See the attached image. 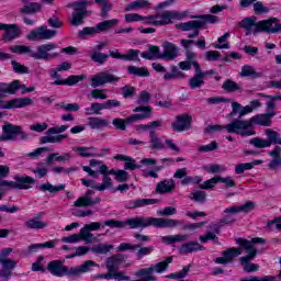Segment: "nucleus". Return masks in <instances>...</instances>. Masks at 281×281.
<instances>
[{
	"label": "nucleus",
	"instance_id": "obj_15",
	"mask_svg": "<svg viewBox=\"0 0 281 281\" xmlns=\"http://www.w3.org/2000/svg\"><path fill=\"white\" fill-rule=\"evenodd\" d=\"M280 20L278 18H270L258 22V34L266 32L267 34H278L280 32Z\"/></svg>",
	"mask_w": 281,
	"mask_h": 281
},
{
	"label": "nucleus",
	"instance_id": "obj_41",
	"mask_svg": "<svg viewBox=\"0 0 281 281\" xmlns=\"http://www.w3.org/2000/svg\"><path fill=\"white\" fill-rule=\"evenodd\" d=\"M190 236L188 235H169V236H162L161 241L165 243V245H175V243H186Z\"/></svg>",
	"mask_w": 281,
	"mask_h": 281
},
{
	"label": "nucleus",
	"instance_id": "obj_50",
	"mask_svg": "<svg viewBox=\"0 0 281 281\" xmlns=\"http://www.w3.org/2000/svg\"><path fill=\"white\" fill-rule=\"evenodd\" d=\"M172 263V257H168L166 260L160 261L156 265H151L154 269V273H164V271H168V267Z\"/></svg>",
	"mask_w": 281,
	"mask_h": 281
},
{
	"label": "nucleus",
	"instance_id": "obj_25",
	"mask_svg": "<svg viewBox=\"0 0 281 281\" xmlns=\"http://www.w3.org/2000/svg\"><path fill=\"white\" fill-rule=\"evenodd\" d=\"M240 256V250L238 248H229L223 252V257H217L215 259L216 265H229L234 261V258Z\"/></svg>",
	"mask_w": 281,
	"mask_h": 281
},
{
	"label": "nucleus",
	"instance_id": "obj_30",
	"mask_svg": "<svg viewBox=\"0 0 281 281\" xmlns=\"http://www.w3.org/2000/svg\"><path fill=\"white\" fill-rule=\"evenodd\" d=\"M19 80H14L11 83L0 82V102H3V98H5V93L14 95L16 91H19Z\"/></svg>",
	"mask_w": 281,
	"mask_h": 281
},
{
	"label": "nucleus",
	"instance_id": "obj_56",
	"mask_svg": "<svg viewBox=\"0 0 281 281\" xmlns=\"http://www.w3.org/2000/svg\"><path fill=\"white\" fill-rule=\"evenodd\" d=\"M86 13H79L74 11L70 16V23L74 27H78V25H82L85 23Z\"/></svg>",
	"mask_w": 281,
	"mask_h": 281
},
{
	"label": "nucleus",
	"instance_id": "obj_12",
	"mask_svg": "<svg viewBox=\"0 0 281 281\" xmlns=\"http://www.w3.org/2000/svg\"><path fill=\"white\" fill-rule=\"evenodd\" d=\"M113 82H120V77L109 71H100L91 78V87L93 89L104 87V85H113Z\"/></svg>",
	"mask_w": 281,
	"mask_h": 281
},
{
	"label": "nucleus",
	"instance_id": "obj_7",
	"mask_svg": "<svg viewBox=\"0 0 281 281\" xmlns=\"http://www.w3.org/2000/svg\"><path fill=\"white\" fill-rule=\"evenodd\" d=\"M19 137L22 139V142H25L30 139V134L25 133L23 127L12 123H7L2 126V135L0 136V142H16Z\"/></svg>",
	"mask_w": 281,
	"mask_h": 281
},
{
	"label": "nucleus",
	"instance_id": "obj_28",
	"mask_svg": "<svg viewBox=\"0 0 281 281\" xmlns=\"http://www.w3.org/2000/svg\"><path fill=\"white\" fill-rule=\"evenodd\" d=\"M240 27L246 30L247 34H258V18L249 16L239 22Z\"/></svg>",
	"mask_w": 281,
	"mask_h": 281
},
{
	"label": "nucleus",
	"instance_id": "obj_31",
	"mask_svg": "<svg viewBox=\"0 0 281 281\" xmlns=\"http://www.w3.org/2000/svg\"><path fill=\"white\" fill-rule=\"evenodd\" d=\"M125 260L124 255H114L105 260V267L109 273H113L117 270V267Z\"/></svg>",
	"mask_w": 281,
	"mask_h": 281
},
{
	"label": "nucleus",
	"instance_id": "obj_35",
	"mask_svg": "<svg viewBox=\"0 0 281 281\" xmlns=\"http://www.w3.org/2000/svg\"><path fill=\"white\" fill-rule=\"evenodd\" d=\"M111 125V121L109 119L102 117H89L88 119V126L93 131H100L101 128H106V126Z\"/></svg>",
	"mask_w": 281,
	"mask_h": 281
},
{
	"label": "nucleus",
	"instance_id": "obj_18",
	"mask_svg": "<svg viewBox=\"0 0 281 281\" xmlns=\"http://www.w3.org/2000/svg\"><path fill=\"white\" fill-rule=\"evenodd\" d=\"M33 102L30 98H15L9 101H0V109H25V106H31Z\"/></svg>",
	"mask_w": 281,
	"mask_h": 281
},
{
	"label": "nucleus",
	"instance_id": "obj_36",
	"mask_svg": "<svg viewBox=\"0 0 281 281\" xmlns=\"http://www.w3.org/2000/svg\"><path fill=\"white\" fill-rule=\"evenodd\" d=\"M164 126V121L161 120H156L153 122H149L147 124H139L135 126L136 133H144L146 131H157V128H161Z\"/></svg>",
	"mask_w": 281,
	"mask_h": 281
},
{
	"label": "nucleus",
	"instance_id": "obj_43",
	"mask_svg": "<svg viewBox=\"0 0 281 281\" xmlns=\"http://www.w3.org/2000/svg\"><path fill=\"white\" fill-rule=\"evenodd\" d=\"M222 89L226 91V93H236V91H243V85L236 83V81L232 79H227L223 85Z\"/></svg>",
	"mask_w": 281,
	"mask_h": 281
},
{
	"label": "nucleus",
	"instance_id": "obj_59",
	"mask_svg": "<svg viewBox=\"0 0 281 281\" xmlns=\"http://www.w3.org/2000/svg\"><path fill=\"white\" fill-rule=\"evenodd\" d=\"M227 38H229V33H225L224 35L218 37V44H213V47L215 49H229V43H227Z\"/></svg>",
	"mask_w": 281,
	"mask_h": 281
},
{
	"label": "nucleus",
	"instance_id": "obj_16",
	"mask_svg": "<svg viewBox=\"0 0 281 281\" xmlns=\"http://www.w3.org/2000/svg\"><path fill=\"white\" fill-rule=\"evenodd\" d=\"M109 167L106 165L99 166V175H103L102 183L97 184L95 190L98 192H104V190H111L113 188V179H111Z\"/></svg>",
	"mask_w": 281,
	"mask_h": 281
},
{
	"label": "nucleus",
	"instance_id": "obj_45",
	"mask_svg": "<svg viewBox=\"0 0 281 281\" xmlns=\"http://www.w3.org/2000/svg\"><path fill=\"white\" fill-rule=\"evenodd\" d=\"M69 136L67 134H58L56 136H43L40 138L41 144H60L64 139H67Z\"/></svg>",
	"mask_w": 281,
	"mask_h": 281
},
{
	"label": "nucleus",
	"instance_id": "obj_48",
	"mask_svg": "<svg viewBox=\"0 0 281 281\" xmlns=\"http://www.w3.org/2000/svg\"><path fill=\"white\" fill-rule=\"evenodd\" d=\"M127 71L132 76H138V78H148V76H150L146 67L128 66Z\"/></svg>",
	"mask_w": 281,
	"mask_h": 281
},
{
	"label": "nucleus",
	"instance_id": "obj_62",
	"mask_svg": "<svg viewBox=\"0 0 281 281\" xmlns=\"http://www.w3.org/2000/svg\"><path fill=\"white\" fill-rule=\"evenodd\" d=\"M137 252L136 256L139 260H142V258H144V256H150L154 251H155V247L153 246H145L142 247V245H139V248H137Z\"/></svg>",
	"mask_w": 281,
	"mask_h": 281
},
{
	"label": "nucleus",
	"instance_id": "obj_46",
	"mask_svg": "<svg viewBox=\"0 0 281 281\" xmlns=\"http://www.w3.org/2000/svg\"><path fill=\"white\" fill-rule=\"evenodd\" d=\"M144 8H150L148 0H136L125 7V12H132V10H144Z\"/></svg>",
	"mask_w": 281,
	"mask_h": 281
},
{
	"label": "nucleus",
	"instance_id": "obj_22",
	"mask_svg": "<svg viewBox=\"0 0 281 281\" xmlns=\"http://www.w3.org/2000/svg\"><path fill=\"white\" fill-rule=\"evenodd\" d=\"M252 210H256V203H254L251 201H247L245 204H241V205L226 207L223 211V214H227V215L240 214V213L247 214L249 212H252Z\"/></svg>",
	"mask_w": 281,
	"mask_h": 281
},
{
	"label": "nucleus",
	"instance_id": "obj_9",
	"mask_svg": "<svg viewBox=\"0 0 281 281\" xmlns=\"http://www.w3.org/2000/svg\"><path fill=\"white\" fill-rule=\"evenodd\" d=\"M58 47L57 44L47 43L36 47V52L31 53V58L34 60H52V58H58L59 53L54 52Z\"/></svg>",
	"mask_w": 281,
	"mask_h": 281
},
{
	"label": "nucleus",
	"instance_id": "obj_64",
	"mask_svg": "<svg viewBox=\"0 0 281 281\" xmlns=\"http://www.w3.org/2000/svg\"><path fill=\"white\" fill-rule=\"evenodd\" d=\"M244 271L247 273H252L254 271H258V265L251 263V260H239Z\"/></svg>",
	"mask_w": 281,
	"mask_h": 281
},
{
	"label": "nucleus",
	"instance_id": "obj_17",
	"mask_svg": "<svg viewBox=\"0 0 281 281\" xmlns=\"http://www.w3.org/2000/svg\"><path fill=\"white\" fill-rule=\"evenodd\" d=\"M192 124V116L190 114H181L176 116L175 122L171 123V128L177 133H183V131H190Z\"/></svg>",
	"mask_w": 281,
	"mask_h": 281
},
{
	"label": "nucleus",
	"instance_id": "obj_60",
	"mask_svg": "<svg viewBox=\"0 0 281 281\" xmlns=\"http://www.w3.org/2000/svg\"><path fill=\"white\" fill-rule=\"evenodd\" d=\"M110 175H113L119 183H124V181H128V172L124 170L110 169Z\"/></svg>",
	"mask_w": 281,
	"mask_h": 281
},
{
	"label": "nucleus",
	"instance_id": "obj_52",
	"mask_svg": "<svg viewBox=\"0 0 281 281\" xmlns=\"http://www.w3.org/2000/svg\"><path fill=\"white\" fill-rule=\"evenodd\" d=\"M94 3H98L101 8V16L106 19L109 12L113 10V4L109 0H94Z\"/></svg>",
	"mask_w": 281,
	"mask_h": 281
},
{
	"label": "nucleus",
	"instance_id": "obj_6",
	"mask_svg": "<svg viewBox=\"0 0 281 281\" xmlns=\"http://www.w3.org/2000/svg\"><path fill=\"white\" fill-rule=\"evenodd\" d=\"M186 19V13H181L178 11H164L158 15L147 16L146 24L147 25H170V23H175V21H183Z\"/></svg>",
	"mask_w": 281,
	"mask_h": 281
},
{
	"label": "nucleus",
	"instance_id": "obj_40",
	"mask_svg": "<svg viewBox=\"0 0 281 281\" xmlns=\"http://www.w3.org/2000/svg\"><path fill=\"white\" fill-rule=\"evenodd\" d=\"M91 5L90 1L87 0H78L69 4V8H72L74 12H79L83 14H89V11H87V8Z\"/></svg>",
	"mask_w": 281,
	"mask_h": 281
},
{
	"label": "nucleus",
	"instance_id": "obj_4",
	"mask_svg": "<svg viewBox=\"0 0 281 281\" xmlns=\"http://www.w3.org/2000/svg\"><path fill=\"white\" fill-rule=\"evenodd\" d=\"M193 19L188 22H181L176 24L177 30H181V32H195L201 31L207 23H216L218 19L215 15L204 14V15H194Z\"/></svg>",
	"mask_w": 281,
	"mask_h": 281
},
{
	"label": "nucleus",
	"instance_id": "obj_47",
	"mask_svg": "<svg viewBox=\"0 0 281 281\" xmlns=\"http://www.w3.org/2000/svg\"><path fill=\"white\" fill-rule=\"evenodd\" d=\"M119 24H120V20H117V19L105 20V21L97 24V30L100 34V32H106V31L111 30L112 27L117 26Z\"/></svg>",
	"mask_w": 281,
	"mask_h": 281
},
{
	"label": "nucleus",
	"instance_id": "obj_51",
	"mask_svg": "<svg viewBox=\"0 0 281 281\" xmlns=\"http://www.w3.org/2000/svg\"><path fill=\"white\" fill-rule=\"evenodd\" d=\"M149 142L151 144V148H154L155 150L164 149V143L161 142V138H159L155 130L149 132Z\"/></svg>",
	"mask_w": 281,
	"mask_h": 281
},
{
	"label": "nucleus",
	"instance_id": "obj_1",
	"mask_svg": "<svg viewBox=\"0 0 281 281\" xmlns=\"http://www.w3.org/2000/svg\"><path fill=\"white\" fill-rule=\"evenodd\" d=\"M104 225L111 229H124L126 226L130 227V229H146V227L164 229L168 227H179V225H183V222H181V220L164 217L135 216L125 221L108 220L104 222Z\"/></svg>",
	"mask_w": 281,
	"mask_h": 281
},
{
	"label": "nucleus",
	"instance_id": "obj_42",
	"mask_svg": "<svg viewBox=\"0 0 281 281\" xmlns=\"http://www.w3.org/2000/svg\"><path fill=\"white\" fill-rule=\"evenodd\" d=\"M42 5L38 2H30L20 8L21 14H36V12H41Z\"/></svg>",
	"mask_w": 281,
	"mask_h": 281
},
{
	"label": "nucleus",
	"instance_id": "obj_63",
	"mask_svg": "<svg viewBox=\"0 0 281 281\" xmlns=\"http://www.w3.org/2000/svg\"><path fill=\"white\" fill-rule=\"evenodd\" d=\"M205 169L211 172V175H221L227 171V167L224 165H209Z\"/></svg>",
	"mask_w": 281,
	"mask_h": 281
},
{
	"label": "nucleus",
	"instance_id": "obj_24",
	"mask_svg": "<svg viewBox=\"0 0 281 281\" xmlns=\"http://www.w3.org/2000/svg\"><path fill=\"white\" fill-rule=\"evenodd\" d=\"M140 111H144V114H133L132 116L126 119V123L131 124L133 122H139V120H148L150 117V114L153 113L151 106H137L134 110V113H139Z\"/></svg>",
	"mask_w": 281,
	"mask_h": 281
},
{
	"label": "nucleus",
	"instance_id": "obj_2",
	"mask_svg": "<svg viewBox=\"0 0 281 281\" xmlns=\"http://www.w3.org/2000/svg\"><path fill=\"white\" fill-rule=\"evenodd\" d=\"M276 115V111H270L268 113L256 114L249 120L235 119L227 126V133L240 135L241 137H251L256 135L254 126H271Z\"/></svg>",
	"mask_w": 281,
	"mask_h": 281
},
{
	"label": "nucleus",
	"instance_id": "obj_5",
	"mask_svg": "<svg viewBox=\"0 0 281 281\" xmlns=\"http://www.w3.org/2000/svg\"><path fill=\"white\" fill-rule=\"evenodd\" d=\"M236 243L239 245L238 250L240 251V255H245L244 257L239 258V260H254V258L258 256V249H256L254 245H265L266 240L260 237H255L250 240L238 238Z\"/></svg>",
	"mask_w": 281,
	"mask_h": 281
},
{
	"label": "nucleus",
	"instance_id": "obj_10",
	"mask_svg": "<svg viewBox=\"0 0 281 281\" xmlns=\"http://www.w3.org/2000/svg\"><path fill=\"white\" fill-rule=\"evenodd\" d=\"M268 139L255 137L250 139L249 144L255 146V148H269L272 144H279L281 146L280 134L271 128L265 131Z\"/></svg>",
	"mask_w": 281,
	"mask_h": 281
},
{
	"label": "nucleus",
	"instance_id": "obj_13",
	"mask_svg": "<svg viewBox=\"0 0 281 281\" xmlns=\"http://www.w3.org/2000/svg\"><path fill=\"white\" fill-rule=\"evenodd\" d=\"M56 36V31L47 29L46 25L40 26L31 31L26 38L27 41L38 42V41H49Z\"/></svg>",
	"mask_w": 281,
	"mask_h": 281
},
{
	"label": "nucleus",
	"instance_id": "obj_29",
	"mask_svg": "<svg viewBox=\"0 0 281 281\" xmlns=\"http://www.w3.org/2000/svg\"><path fill=\"white\" fill-rule=\"evenodd\" d=\"M175 188H177V184L173 179H164L157 183L156 192L157 194H170L175 191Z\"/></svg>",
	"mask_w": 281,
	"mask_h": 281
},
{
	"label": "nucleus",
	"instance_id": "obj_37",
	"mask_svg": "<svg viewBox=\"0 0 281 281\" xmlns=\"http://www.w3.org/2000/svg\"><path fill=\"white\" fill-rule=\"evenodd\" d=\"M87 78V75H71L69 76L65 81L63 80H55L52 82V85H55L56 87H59L60 85H67V87H74V85H78V82H81V80H85Z\"/></svg>",
	"mask_w": 281,
	"mask_h": 281
},
{
	"label": "nucleus",
	"instance_id": "obj_32",
	"mask_svg": "<svg viewBox=\"0 0 281 281\" xmlns=\"http://www.w3.org/2000/svg\"><path fill=\"white\" fill-rule=\"evenodd\" d=\"M179 254L182 256H188V254H193L194 251H203V246L199 241H190L184 245H181L178 248Z\"/></svg>",
	"mask_w": 281,
	"mask_h": 281
},
{
	"label": "nucleus",
	"instance_id": "obj_54",
	"mask_svg": "<svg viewBox=\"0 0 281 281\" xmlns=\"http://www.w3.org/2000/svg\"><path fill=\"white\" fill-rule=\"evenodd\" d=\"M90 54H91V60H93V63H99V65H104L111 56L104 53H100L98 50H91Z\"/></svg>",
	"mask_w": 281,
	"mask_h": 281
},
{
	"label": "nucleus",
	"instance_id": "obj_19",
	"mask_svg": "<svg viewBox=\"0 0 281 281\" xmlns=\"http://www.w3.org/2000/svg\"><path fill=\"white\" fill-rule=\"evenodd\" d=\"M75 153H79V157H106L110 153L109 148L98 150L95 147H75Z\"/></svg>",
	"mask_w": 281,
	"mask_h": 281
},
{
	"label": "nucleus",
	"instance_id": "obj_55",
	"mask_svg": "<svg viewBox=\"0 0 281 281\" xmlns=\"http://www.w3.org/2000/svg\"><path fill=\"white\" fill-rule=\"evenodd\" d=\"M79 239L83 240L85 243H93L95 237L91 234V231L85 225L79 232Z\"/></svg>",
	"mask_w": 281,
	"mask_h": 281
},
{
	"label": "nucleus",
	"instance_id": "obj_11",
	"mask_svg": "<svg viewBox=\"0 0 281 281\" xmlns=\"http://www.w3.org/2000/svg\"><path fill=\"white\" fill-rule=\"evenodd\" d=\"M262 103L259 100H252L248 105H240V103L233 101L232 109L233 111L228 114V117H234V115H238L239 120L245 117V115H249V113H254L256 109H260Z\"/></svg>",
	"mask_w": 281,
	"mask_h": 281
},
{
	"label": "nucleus",
	"instance_id": "obj_49",
	"mask_svg": "<svg viewBox=\"0 0 281 281\" xmlns=\"http://www.w3.org/2000/svg\"><path fill=\"white\" fill-rule=\"evenodd\" d=\"M240 76H243V78H262V74L258 72L256 68L249 65L241 67Z\"/></svg>",
	"mask_w": 281,
	"mask_h": 281
},
{
	"label": "nucleus",
	"instance_id": "obj_8",
	"mask_svg": "<svg viewBox=\"0 0 281 281\" xmlns=\"http://www.w3.org/2000/svg\"><path fill=\"white\" fill-rule=\"evenodd\" d=\"M36 180L30 176L15 175L13 181L0 180V188L7 190H30Z\"/></svg>",
	"mask_w": 281,
	"mask_h": 281
},
{
	"label": "nucleus",
	"instance_id": "obj_44",
	"mask_svg": "<svg viewBox=\"0 0 281 281\" xmlns=\"http://www.w3.org/2000/svg\"><path fill=\"white\" fill-rule=\"evenodd\" d=\"M24 225L27 229H45L49 224L41 221L38 217H33L26 221Z\"/></svg>",
	"mask_w": 281,
	"mask_h": 281
},
{
	"label": "nucleus",
	"instance_id": "obj_58",
	"mask_svg": "<svg viewBox=\"0 0 281 281\" xmlns=\"http://www.w3.org/2000/svg\"><path fill=\"white\" fill-rule=\"evenodd\" d=\"M10 52L13 54H27L30 57L33 54L32 47L25 45H13L10 47Z\"/></svg>",
	"mask_w": 281,
	"mask_h": 281
},
{
	"label": "nucleus",
	"instance_id": "obj_27",
	"mask_svg": "<svg viewBox=\"0 0 281 281\" xmlns=\"http://www.w3.org/2000/svg\"><path fill=\"white\" fill-rule=\"evenodd\" d=\"M164 50L161 53V59L165 60H175L179 56V49L177 48V45L166 42L164 45Z\"/></svg>",
	"mask_w": 281,
	"mask_h": 281
},
{
	"label": "nucleus",
	"instance_id": "obj_23",
	"mask_svg": "<svg viewBox=\"0 0 281 281\" xmlns=\"http://www.w3.org/2000/svg\"><path fill=\"white\" fill-rule=\"evenodd\" d=\"M2 32H4L3 41L9 43L10 41H14V38H19L21 34V30L16 24H3Z\"/></svg>",
	"mask_w": 281,
	"mask_h": 281
},
{
	"label": "nucleus",
	"instance_id": "obj_14",
	"mask_svg": "<svg viewBox=\"0 0 281 281\" xmlns=\"http://www.w3.org/2000/svg\"><path fill=\"white\" fill-rule=\"evenodd\" d=\"M95 196V191L93 190H88L82 196L77 199L74 202L75 207H93L94 205H98L102 199L101 198H94Z\"/></svg>",
	"mask_w": 281,
	"mask_h": 281
},
{
	"label": "nucleus",
	"instance_id": "obj_61",
	"mask_svg": "<svg viewBox=\"0 0 281 281\" xmlns=\"http://www.w3.org/2000/svg\"><path fill=\"white\" fill-rule=\"evenodd\" d=\"M137 249H139V244L121 243L116 248V251L119 252L137 251Z\"/></svg>",
	"mask_w": 281,
	"mask_h": 281
},
{
	"label": "nucleus",
	"instance_id": "obj_53",
	"mask_svg": "<svg viewBox=\"0 0 281 281\" xmlns=\"http://www.w3.org/2000/svg\"><path fill=\"white\" fill-rule=\"evenodd\" d=\"M111 249H113V245L111 244H98L90 248L92 254H98V255L109 254Z\"/></svg>",
	"mask_w": 281,
	"mask_h": 281
},
{
	"label": "nucleus",
	"instance_id": "obj_39",
	"mask_svg": "<svg viewBox=\"0 0 281 281\" xmlns=\"http://www.w3.org/2000/svg\"><path fill=\"white\" fill-rule=\"evenodd\" d=\"M137 278H143V281H156L157 277H155V270L153 266L148 268H142L136 272Z\"/></svg>",
	"mask_w": 281,
	"mask_h": 281
},
{
	"label": "nucleus",
	"instance_id": "obj_38",
	"mask_svg": "<svg viewBox=\"0 0 281 281\" xmlns=\"http://www.w3.org/2000/svg\"><path fill=\"white\" fill-rule=\"evenodd\" d=\"M67 188L66 184L54 186L50 182H45L38 186L40 192H49L50 194H56L57 192H63Z\"/></svg>",
	"mask_w": 281,
	"mask_h": 281
},
{
	"label": "nucleus",
	"instance_id": "obj_21",
	"mask_svg": "<svg viewBox=\"0 0 281 281\" xmlns=\"http://www.w3.org/2000/svg\"><path fill=\"white\" fill-rule=\"evenodd\" d=\"M110 56L117 60L139 61V50L137 49H128L126 54H121L120 50L113 49L110 50Z\"/></svg>",
	"mask_w": 281,
	"mask_h": 281
},
{
	"label": "nucleus",
	"instance_id": "obj_34",
	"mask_svg": "<svg viewBox=\"0 0 281 281\" xmlns=\"http://www.w3.org/2000/svg\"><path fill=\"white\" fill-rule=\"evenodd\" d=\"M2 266L1 278H4L5 281L12 276V270L16 267V261L14 259H4L0 261Z\"/></svg>",
	"mask_w": 281,
	"mask_h": 281
},
{
	"label": "nucleus",
	"instance_id": "obj_20",
	"mask_svg": "<svg viewBox=\"0 0 281 281\" xmlns=\"http://www.w3.org/2000/svg\"><path fill=\"white\" fill-rule=\"evenodd\" d=\"M193 69H195V74L192 78L189 79L190 89H201L203 85H205V77H203V70L199 63L193 61Z\"/></svg>",
	"mask_w": 281,
	"mask_h": 281
},
{
	"label": "nucleus",
	"instance_id": "obj_33",
	"mask_svg": "<svg viewBox=\"0 0 281 281\" xmlns=\"http://www.w3.org/2000/svg\"><path fill=\"white\" fill-rule=\"evenodd\" d=\"M270 157H272V160L269 162L268 168L270 170H278V168L281 167V147L276 146L271 151H269Z\"/></svg>",
	"mask_w": 281,
	"mask_h": 281
},
{
	"label": "nucleus",
	"instance_id": "obj_3",
	"mask_svg": "<svg viewBox=\"0 0 281 281\" xmlns=\"http://www.w3.org/2000/svg\"><path fill=\"white\" fill-rule=\"evenodd\" d=\"M98 267V263L93 260H87L80 266L67 267L63 265L60 260L50 261L47 266V269L52 276L56 278H63L68 276L69 278H80L83 273H90L93 271V268Z\"/></svg>",
	"mask_w": 281,
	"mask_h": 281
},
{
	"label": "nucleus",
	"instance_id": "obj_57",
	"mask_svg": "<svg viewBox=\"0 0 281 281\" xmlns=\"http://www.w3.org/2000/svg\"><path fill=\"white\" fill-rule=\"evenodd\" d=\"M101 111H104L103 104L93 102L90 108L85 109L86 115H100Z\"/></svg>",
	"mask_w": 281,
	"mask_h": 281
},
{
	"label": "nucleus",
	"instance_id": "obj_26",
	"mask_svg": "<svg viewBox=\"0 0 281 281\" xmlns=\"http://www.w3.org/2000/svg\"><path fill=\"white\" fill-rule=\"evenodd\" d=\"M159 203L158 199H136L127 201L125 207L127 210H137L139 207H146V205H155Z\"/></svg>",
	"mask_w": 281,
	"mask_h": 281
}]
</instances>
